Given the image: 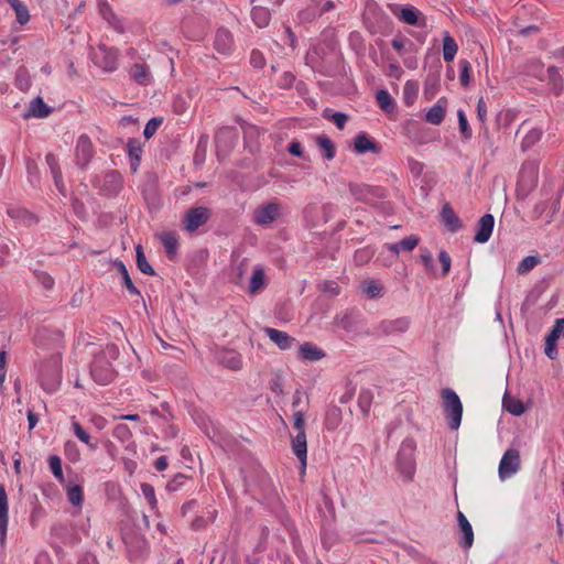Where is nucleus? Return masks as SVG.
Instances as JSON below:
<instances>
[{
	"instance_id": "obj_1",
	"label": "nucleus",
	"mask_w": 564,
	"mask_h": 564,
	"mask_svg": "<svg viewBox=\"0 0 564 564\" xmlns=\"http://www.w3.org/2000/svg\"><path fill=\"white\" fill-rule=\"evenodd\" d=\"M119 357V348L113 345H107L105 349L95 355L90 366V375L95 382L107 386L115 379L116 371L111 366V360Z\"/></svg>"
},
{
	"instance_id": "obj_2",
	"label": "nucleus",
	"mask_w": 564,
	"mask_h": 564,
	"mask_svg": "<svg viewBox=\"0 0 564 564\" xmlns=\"http://www.w3.org/2000/svg\"><path fill=\"white\" fill-rule=\"evenodd\" d=\"M441 397L444 413L448 420V426L451 430L456 431L460 425L463 416V404L460 399L457 393L449 388L443 389L441 391Z\"/></svg>"
},
{
	"instance_id": "obj_3",
	"label": "nucleus",
	"mask_w": 564,
	"mask_h": 564,
	"mask_svg": "<svg viewBox=\"0 0 564 564\" xmlns=\"http://www.w3.org/2000/svg\"><path fill=\"white\" fill-rule=\"evenodd\" d=\"M415 444L411 440L402 443L397 457V466L399 471L405 477L406 480H412L415 471L414 460Z\"/></svg>"
},
{
	"instance_id": "obj_4",
	"label": "nucleus",
	"mask_w": 564,
	"mask_h": 564,
	"mask_svg": "<svg viewBox=\"0 0 564 564\" xmlns=\"http://www.w3.org/2000/svg\"><path fill=\"white\" fill-rule=\"evenodd\" d=\"M212 217V210L206 206H195L189 208L182 220L183 227L188 232L196 231L204 226Z\"/></svg>"
},
{
	"instance_id": "obj_5",
	"label": "nucleus",
	"mask_w": 564,
	"mask_h": 564,
	"mask_svg": "<svg viewBox=\"0 0 564 564\" xmlns=\"http://www.w3.org/2000/svg\"><path fill=\"white\" fill-rule=\"evenodd\" d=\"M282 210V205L276 202H270L259 206L253 214V220L257 225L267 226L276 220Z\"/></svg>"
},
{
	"instance_id": "obj_6",
	"label": "nucleus",
	"mask_w": 564,
	"mask_h": 564,
	"mask_svg": "<svg viewBox=\"0 0 564 564\" xmlns=\"http://www.w3.org/2000/svg\"><path fill=\"white\" fill-rule=\"evenodd\" d=\"M118 51L101 44L94 54V62L102 69L112 72L117 68Z\"/></svg>"
},
{
	"instance_id": "obj_7",
	"label": "nucleus",
	"mask_w": 564,
	"mask_h": 564,
	"mask_svg": "<svg viewBox=\"0 0 564 564\" xmlns=\"http://www.w3.org/2000/svg\"><path fill=\"white\" fill-rule=\"evenodd\" d=\"M238 139V131L235 127H223L220 128L215 135L217 153L218 155L224 152L227 153L230 151Z\"/></svg>"
},
{
	"instance_id": "obj_8",
	"label": "nucleus",
	"mask_w": 564,
	"mask_h": 564,
	"mask_svg": "<svg viewBox=\"0 0 564 564\" xmlns=\"http://www.w3.org/2000/svg\"><path fill=\"white\" fill-rule=\"evenodd\" d=\"M520 468V454L514 448H509L503 454L499 464V476L501 479L510 477Z\"/></svg>"
},
{
	"instance_id": "obj_9",
	"label": "nucleus",
	"mask_w": 564,
	"mask_h": 564,
	"mask_svg": "<svg viewBox=\"0 0 564 564\" xmlns=\"http://www.w3.org/2000/svg\"><path fill=\"white\" fill-rule=\"evenodd\" d=\"M562 335H564V318H558L555 321L553 328L545 337L544 352L552 360L557 358L558 352L556 343Z\"/></svg>"
},
{
	"instance_id": "obj_10",
	"label": "nucleus",
	"mask_w": 564,
	"mask_h": 564,
	"mask_svg": "<svg viewBox=\"0 0 564 564\" xmlns=\"http://www.w3.org/2000/svg\"><path fill=\"white\" fill-rule=\"evenodd\" d=\"M93 155L94 148L90 139L85 134L80 135L75 150L76 164L85 167L90 162Z\"/></svg>"
},
{
	"instance_id": "obj_11",
	"label": "nucleus",
	"mask_w": 564,
	"mask_h": 564,
	"mask_svg": "<svg viewBox=\"0 0 564 564\" xmlns=\"http://www.w3.org/2000/svg\"><path fill=\"white\" fill-rule=\"evenodd\" d=\"M9 522V501L6 488L0 485V546L3 547L7 540Z\"/></svg>"
},
{
	"instance_id": "obj_12",
	"label": "nucleus",
	"mask_w": 564,
	"mask_h": 564,
	"mask_svg": "<svg viewBox=\"0 0 564 564\" xmlns=\"http://www.w3.org/2000/svg\"><path fill=\"white\" fill-rule=\"evenodd\" d=\"M517 135H522V150H528L541 139L542 130L539 128H532L529 122L524 121L519 127Z\"/></svg>"
},
{
	"instance_id": "obj_13",
	"label": "nucleus",
	"mask_w": 564,
	"mask_h": 564,
	"mask_svg": "<svg viewBox=\"0 0 564 564\" xmlns=\"http://www.w3.org/2000/svg\"><path fill=\"white\" fill-rule=\"evenodd\" d=\"M349 192L356 200L370 204L373 197H380L379 189L365 184H349Z\"/></svg>"
},
{
	"instance_id": "obj_14",
	"label": "nucleus",
	"mask_w": 564,
	"mask_h": 564,
	"mask_svg": "<svg viewBox=\"0 0 564 564\" xmlns=\"http://www.w3.org/2000/svg\"><path fill=\"white\" fill-rule=\"evenodd\" d=\"M494 225V216L491 214L484 215L477 224V231L474 240L478 243L487 242L492 234Z\"/></svg>"
},
{
	"instance_id": "obj_15",
	"label": "nucleus",
	"mask_w": 564,
	"mask_h": 564,
	"mask_svg": "<svg viewBox=\"0 0 564 564\" xmlns=\"http://www.w3.org/2000/svg\"><path fill=\"white\" fill-rule=\"evenodd\" d=\"M264 333L267 336L280 348V349H289L292 347L295 338L291 337L288 333L267 327L264 328Z\"/></svg>"
},
{
	"instance_id": "obj_16",
	"label": "nucleus",
	"mask_w": 564,
	"mask_h": 564,
	"mask_svg": "<svg viewBox=\"0 0 564 564\" xmlns=\"http://www.w3.org/2000/svg\"><path fill=\"white\" fill-rule=\"evenodd\" d=\"M292 449L295 456L301 462L303 469H305L307 458V444L305 432H299L296 436L292 438Z\"/></svg>"
},
{
	"instance_id": "obj_17",
	"label": "nucleus",
	"mask_w": 564,
	"mask_h": 564,
	"mask_svg": "<svg viewBox=\"0 0 564 564\" xmlns=\"http://www.w3.org/2000/svg\"><path fill=\"white\" fill-rule=\"evenodd\" d=\"M122 187V177L117 171H109L105 174L101 189L107 195H116Z\"/></svg>"
},
{
	"instance_id": "obj_18",
	"label": "nucleus",
	"mask_w": 564,
	"mask_h": 564,
	"mask_svg": "<svg viewBox=\"0 0 564 564\" xmlns=\"http://www.w3.org/2000/svg\"><path fill=\"white\" fill-rule=\"evenodd\" d=\"M410 322L405 317L392 319V321H382L379 329L384 335H391L395 333H404L408 330Z\"/></svg>"
},
{
	"instance_id": "obj_19",
	"label": "nucleus",
	"mask_w": 564,
	"mask_h": 564,
	"mask_svg": "<svg viewBox=\"0 0 564 564\" xmlns=\"http://www.w3.org/2000/svg\"><path fill=\"white\" fill-rule=\"evenodd\" d=\"M52 112V108L48 107L41 97L34 98L29 106L28 111L23 115L28 118H46Z\"/></svg>"
},
{
	"instance_id": "obj_20",
	"label": "nucleus",
	"mask_w": 564,
	"mask_h": 564,
	"mask_svg": "<svg viewBox=\"0 0 564 564\" xmlns=\"http://www.w3.org/2000/svg\"><path fill=\"white\" fill-rule=\"evenodd\" d=\"M354 148L357 153H365L368 151L373 152V153L380 152L379 144L376 141H373L371 138H369L368 134L365 132H361L356 135L355 142H354Z\"/></svg>"
},
{
	"instance_id": "obj_21",
	"label": "nucleus",
	"mask_w": 564,
	"mask_h": 564,
	"mask_svg": "<svg viewBox=\"0 0 564 564\" xmlns=\"http://www.w3.org/2000/svg\"><path fill=\"white\" fill-rule=\"evenodd\" d=\"M442 221L451 232H456L463 227L458 216L455 214L449 204H445L441 212Z\"/></svg>"
},
{
	"instance_id": "obj_22",
	"label": "nucleus",
	"mask_w": 564,
	"mask_h": 564,
	"mask_svg": "<svg viewBox=\"0 0 564 564\" xmlns=\"http://www.w3.org/2000/svg\"><path fill=\"white\" fill-rule=\"evenodd\" d=\"M447 101L441 98L425 115V120L434 126H438L444 120Z\"/></svg>"
},
{
	"instance_id": "obj_23",
	"label": "nucleus",
	"mask_w": 564,
	"mask_h": 564,
	"mask_svg": "<svg viewBox=\"0 0 564 564\" xmlns=\"http://www.w3.org/2000/svg\"><path fill=\"white\" fill-rule=\"evenodd\" d=\"M234 40L231 33L221 28L218 29L215 36V48L221 53L227 54L230 52Z\"/></svg>"
},
{
	"instance_id": "obj_24",
	"label": "nucleus",
	"mask_w": 564,
	"mask_h": 564,
	"mask_svg": "<svg viewBox=\"0 0 564 564\" xmlns=\"http://www.w3.org/2000/svg\"><path fill=\"white\" fill-rule=\"evenodd\" d=\"M457 519H458V525L464 535L462 545L465 549H469L474 542V532H473L471 524L469 523L467 518L464 516V513H462L460 511L458 512Z\"/></svg>"
},
{
	"instance_id": "obj_25",
	"label": "nucleus",
	"mask_w": 564,
	"mask_h": 564,
	"mask_svg": "<svg viewBox=\"0 0 564 564\" xmlns=\"http://www.w3.org/2000/svg\"><path fill=\"white\" fill-rule=\"evenodd\" d=\"M45 160L51 170V173L53 175L54 183H55L57 189L63 195H65L64 194V184H63V178H62V171L59 169V165H58V162H57L55 155L53 153H47Z\"/></svg>"
},
{
	"instance_id": "obj_26",
	"label": "nucleus",
	"mask_w": 564,
	"mask_h": 564,
	"mask_svg": "<svg viewBox=\"0 0 564 564\" xmlns=\"http://www.w3.org/2000/svg\"><path fill=\"white\" fill-rule=\"evenodd\" d=\"M421 15V12L416 8L409 6L400 10L398 18L406 24L420 26L424 25V23L420 20Z\"/></svg>"
},
{
	"instance_id": "obj_27",
	"label": "nucleus",
	"mask_w": 564,
	"mask_h": 564,
	"mask_svg": "<svg viewBox=\"0 0 564 564\" xmlns=\"http://www.w3.org/2000/svg\"><path fill=\"white\" fill-rule=\"evenodd\" d=\"M299 352L302 359L308 361H316L325 357V352L322 349L308 341L301 345Z\"/></svg>"
},
{
	"instance_id": "obj_28",
	"label": "nucleus",
	"mask_w": 564,
	"mask_h": 564,
	"mask_svg": "<svg viewBox=\"0 0 564 564\" xmlns=\"http://www.w3.org/2000/svg\"><path fill=\"white\" fill-rule=\"evenodd\" d=\"M419 241L420 239L416 236L411 235L397 243L389 245V250L394 253H399L402 250L412 251L419 245Z\"/></svg>"
},
{
	"instance_id": "obj_29",
	"label": "nucleus",
	"mask_w": 564,
	"mask_h": 564,
	"mask_svg": "<svg viewBox=\"0 0 564 564\" xmlns=\"http://www.w3.org/2000/svg\"><path fill=\"white\" fill-rule=\"evenodd\" d=\"M251 18L257 26L264 28L269 24L271 14L269 9L261 6H257L253 7L251 11Z\"/></svg>"
},
{
	"instance_id": "obj_30",
	"label": "nucleus",
	"mask_w": 564,
	"mask_h": 564,
	"mask_svg": "<svg viewBox=\"0 0 564 564\" xmlns=\"http://www.w3.org/2000/svg\"><path fill=\"white\" fill-rule=\"evenodd\" d=\"M7 1L15 12L17 22L20 23L21 25L26 24L30 20V13H29L28 7L20 0H7Z\"/></svg>"
},
{
	"instance_id": "obj_31",
	"label": "nucleus",
	"mask_w": 564,
	"mask_h": 564,
	"mask_svg": "<svg viewBox=\"0 0 564 564\" xmlns=\"http://www.w3.org/2000/svg\"><path fill=\"white\" fill-rule=\"evenodd\" d=\"M503 408L512 415H521L524 412V405L522 401L510 394H505L502 400Z\"/></svg>"
},
{
	"instance_id": "obj_32",
	"label": "nucleus",
	"mask_w": 564,
	"mask_h": 564,
	"mask_svg": "<svg viewBox=\"0 0 564 564\" xmlns=\"http://www.w3.org/2000/svg\"><path fill=\"white\" fill-rule=\"evenodd\" d=\"M377 102L381 110L391 113L395 108V102L386 89H379L376 95Z\"/></svg>"
},
{
	"instance_id": "obj_33",
	"label": "nucleus",
	"mask_w": 564,
	"mask_h": 564,
	"mask_svg": "<svg viewBox=\"0 0 564 564\" xmlns=\"http://www.w3.org/2000/svg\"><path fill=\"white\" fill-rule=\"evenodd\" d=\"M315 141L316 144L324 151L325 159L333 160L335 158V144L326 134L316 137Z\"/></svg>"
},
{
	"instance_id": "obj_34",
	"label": "nucleus",
	"mask_w": 564,
	"mask_h": 564,
	"mask_svg": "<svg viewBox=\"0 0 564 564\" xmlns=\"http://www.w3.org/2000/svg\"><path fill=\"white\" fill-rule=\"evenodd\" d=\"M341 421V410L338 406H332L326 412L325 426L328 431H334L338 427Z\"/></svg>"
},
{
	"instance_id": "obj_35",
	"label": "nucleus",
	"mask_w": 564,
	"mask_h": 564,
	"mask_svg": "<svg viewBox=\"0 0 564 564\" xmlns=\"http://www.w3.org/2000/svg\"><path fill=\"white\" fill-rule=\"evenodd\" d=\"M161 242L170 257L176 253L178 247V239L175 232H163L161 235Z\"/></svg>"
},
{
	"instance_id": "obj_36",
	"label": "nucleus",
	"mask_w": 564,
	"mask_h": 564,
	"mask_svg": "<svg viewBox=\"0 0 564 564\" xmlns=\"http://www.w3.org/2000/svg\"><path fill=\"white\" fill-rule=\"evenodd\" d=\"M458 46L455 40L446 33L443 39V57L446 62H452L457 53Z\"/></svg>"
},
{
	"instance_id": "obj_37",
	"label": "nucleus",
	"mask_w": 564,
	"mask_h": 564,
	"mask_svg": "<svg viewBox=\"0 0 564 564\" xmlns=\"http://www.w3.org/2000/svg\"><path fill=\"white\" fill-rule=\"evenodd\" d=\"M128 152L131 158V167L135 171L142 153L141 143L137 139H130L128 142Z\"/></svg>"
},
{
	"instance_id": "obj_38",
	"label": "nucleus",
	"mask_w": 564,
	"mask_h": 564,
	"mask_svg": "<svg viewBox=\"0 0 564 564\" xmlns=\"http://www.w3.org/2000/svg\"><path fill=\"white\" fill-rule=\"evenodd\" d=\"M115 267L122 276L123 285L131 294L140 295V291L134 286L129 272L122 261L115 262Z\"/></svg>"
},
{
	"instance_id": "obj_39",
	"label": "nucleus",
	"mask_w": 564,
	"mask_h": 564,
	"mask_svg": "<svg viewBox=\"0 0 564 564\" xmlns=\"http://www.w3.org/2000/svg\"><path fill=\"white\" fill-rule=\"evenodd\" d=\"M419 84L414 80H408L403 87V101L406 106H412L417 97Z\"/></svg>"
},
{
	"instance_id": "obj_40",
	"label": "nucleus",
	"mask_w": 564,
	"mask_h": 564,
	"mask_svg": "<svg viewBox=\"0 0 564 564\" xmlns=\"http://www.w3.org/2000/svg\"><path fill=\"white\" fill-rule=\"evenodd\" d=\"M131 77L140 85H148L150 83V74L147 67L142 64H134L130 70Z\"/></svg>"
},
{
	"instance_id": "obj_41",
	"label": "nucleus",
	"mask_w": 564,
	"mask_h": 564,
	"mask_svg": "<svg viewBox=\"0 0 564 564\" xmlns=\"http://www.w3.org/2000/svg\"><path fill=\"white\" fill-rule=\"evenodd\" d=\"M135 256H137V265H138V269L144 273V274H149V275H154L155 272H154V269L152 268V265L148 262L147 258H145V254L143 252V249L142 247L139 245L137 246L135 248Z\"/></svg>"
},
{
	"instance_id": "obj_42",
	"label": "nucleus",
	"mask_w": 564,
	"mask_h": 564,
	"mask_svg": "<svg viewBox=\"0 0 564 564\" xmlns=\"http://www.w3.org/2000/svg\"><path fill=\"white\" fill-rule=\"evenodd\" d=\"M264 271L261 268H258L253 271L252 276L250 279L249 293L256 294L264 286Z\"/></svg>"
},
{
	"instance_id": "obj_43",
	"label": "nucleus",
	"mask_w": 564,
	"mask_h": 564,
	"mask_svg": "<svg viewBox=\"0 0 564 564\" xmlns=\"http://www.w3.org/2000/svg\"><path fill=\"white\" fill-rule=\"evenodd\" d=\"M8 215L13 218L23 221L26 225H31L36 221L35 217L23 208H9Z\"/></svg>"
},
{
	"instance_id": "obj_44",
	"label": "nucleus",
	"mask_w": 564,
	"mask_h": 564,
	"mask_svg": "<svg viewBox=\"0 0 564 564\" xmlns=\"http://www.w3.org/2000/svg\"><path fill=\"white\" fill-rule=\"evenodd\" d=\"M547 79L553 85L556 95H560L563 89L562 77L556 67L551 66L546 70Z\"/></svg>"
},
{
	"instance_id": "obj_45",
	"label": "nucleus",
	"mask_w": 564,
	"mask_h": 564,
	"mask_svg": "<svg viewBox=\"0 0 564 564\" xmlns=\"http://www.w3.org/2000/svg\"><path fill=\"white\" fill-rule=\"evenodd\" d=\"M539 262L540 258L538 256L525 257L517 268L518 274H527L528 272L533 270Z\"/></svg>"
},
{
	"instance_id": "obj_46",
	"label": "nucleus",
	"mask_w": 564,
	"mask_h": 564,
	"mask_svg": "<svg viewBox=\"0 0 564 564\" xmlns=\"http://www.w3.org/2000/svg\"><path fill=\"white\" fill-rule=\"evenodd\" d=\"M67 499L73 506H80L84 499L83 488L79 485L68 487Z\"/></svg>"
},
{
	"instance_id": "obj_47",
	"label": "nucleus",
	"mask_w": 564,
	"mask_h": 564,
	"mask_svg": "<svg viewBox=\"0 0 564 564\" xmlns=\"http://www.w3.org/2000/svg\"><path fill=\"white\" fill-rule=\"evenodd\" d=\"M221 364L231 370H239L242 367V360L240 355L235 352H230L227 356H225L221 359Z\"/></svg>"
},
{
	"instance_id": "obj_48",
	"label": "nucleus",
	"mask_w": 564,
	"mask_h": 564,
	"mask_svg": "<svg viewBox=\"0 0 564 564\" xmlns=\"http://www.w3.org/2000/svg\"><path fill=\"white\" fill-rule=\"evenodd\" d=\"M382 286L375 280H368L364 284V291L370 299H376L381 295Z\"/></svg>"
},
{
	"instance_id": "obj_49",
	"label": "nucleus",
	"mask_w": 564,
	"mask_h": 564,
	"mask_svg": "<svg viewBox=\"0 0 564 564\" xmlns=\"http://www.w3.org/2000/svg\"><path fill=\"white\" fill-rule=\"evenodd\" d=\"M112 435L115 438L126 442L131 438L132 433L127 424L120 423L113 429Z\"/></svg>"
},
{
	"instance_id": "obj_50",
	"label": "nucleus",
	"mask_w": 564,
	"mask_h": 564,
	"mask_svg": "<svg viewBox=\"0 0 564 564\" xmlns=\"http://www.w3.org/2000/svg\"><path fill=\"white\" fill-rule=\"evenodd\" d=\"M50 468L55 476L56 479L59 481L64 480L63 469H62V460L58 456H51L50 457Z\"/></svg>"
},
{
	"instance_id": "obj_51",
	"label": "nucleus",
	"mask_w": 564,
	"mask_h": 564,
	"mask_svg": "<svg viewBox=\"0 0 564 564\" xmlns=\"http://www.w3.org/2000/svg\"><path fill=\"white\" fill-rule=\"evenodd\" d=\"M40 376H41V384H42L43 389H45L48 392H53L57 388V386L59 383V379H58V373L56 371L52 378H45L43 371H41Z\"/></svg>"
},
{
	"instance_id": "obj_52",
	"label": "nucleus",
	"mask_w": 564,
	"mask_h": 564,
	"mask_svg": "<svg viewBox=\"0 0 564 564\" xmlns=\"http://www.w3.org/2000/svg\"><path fill=\"white\" fill-rule=\"evenodd\" d=\"M163 120L162 118H152L150 119L143 130V135L145 139H150L159 129V127L162 124Z\"/></svg>"
},
{
	"instance_id": "obj_53",
	"label": "nucleus",
	"mask_w": 564,
	"mask_h": 564,
	"mask_svg": "<svg viewBox=\"0 0 564 564\" xmlns=\"http://www.w3.org/2000/svg\"><path fill=\"white\" fill-rule=\"evenodd\" d=\"M458 124L459 130L464 139H469L471 137V129L469 128L468 121L463 110H458Z\"/></svg>"
},
{
	"instance_id": "obj_54",
	"label": "nucleus",
	"mask_w": 564,
	"mask_h": 564,
	"mask_svg": "<svg viewBox=\"0 0 564 564\" xmlns=\"http://www.w3.org/2000/svg\"><path fill=\"white\" fill-rule=\"evenodd\" d=\"M73 430L75 435L85 444H88L90 447L95 448V445L89 443L90 435L84 430V427L78 422H73Z\"/></svg>"
},
{
	"instance_id": "obj_55",
	"label": "nucleus",
	"mask_w": 564,
	"mask_h": 564,
	"mask_svg": "<svg viewBox=\"0 0 564 564\" xmlns=\"http://www.w3.org/2000/svg\"><path fill=\"white\" fill-rule=\"evenodd\" d=\"M372 401V395L369 391H362L358 398V404L364 413H368Z\"/></svg>"
},
{
	"instance_id": "obj_56",
	"label": "nucleus",
	"mask_w": 564,
	"mask_h": 564,
	"mask_svg": "<svg viewBox=\"0 0 564 564\" xmlns=\"http://www.w3.org/2000/svg\"><path fill=\"white\" fill-rule=\"evenodd\" d=\"M460 66V84L464 87H467L469 84V70H470V63L467 59H462L459 62Z\"/></svg>"
},
{
	"instance_id": "obj_57",
	"label": "nucleus",
	"mask_w": 564,
	"mask_h": 564,
	"mask_svg": "<svg viewBox=\"0 0 564 564\" xmlns=\"http://www.w3.org/2000/svg\"><path fill=\"white\" fill-rule=\"evenodd\" d=\"M142 494L144 495L145 499L149 501L150 506L152 508H155L156 506V498L153 486L149 484H142L141 485Z\"/></svg>"
},
{
	"instance_id": "obj_58",
	"label": "nucleus",
	"mask_w": 564,
	"mask_h": 564,
	"mask_svg": "<svg viewBox=\"0 0 564 564\" xmlns=\"http://www.w3.org/2000/svg\"><path fill=\"white\" fill-rule=\"evenodd\" d=\"M438 260L442 265V275L445 276L448 274V272L451 270V264H452L451 257L446 251L442 250L438 254Z\"/></svg>"
},
{
	"instance_id": "obj_59",
	"label": "nucleus",
	"mask_w": 564,
	"mask_h": 564,
	"mask_svg": "<svg viewBox=\"0 0 564 564\" xmlns=\"http://www.w3.org/2000/svg\"><path fill=\"white\" fill-rule=\"evenodd\" d=\"M15 82H17V86L21 89V90H26L30 86V82H29V78L26 77V70L23 69V68H20L17 73V77H15Z\"/></svg>"
},
{
	"instance_id": "obj_60",
	"label": "nucleus",
	"mask_w": 564,
	"mask_h": 564,
	"mask_svg": "<svg viewBox=\"0 0 564 564\" xmlns=\"http://www.w3.org/2000/svg\"><path fill=\"white\" fill-rule=\"evenodd\" d=\"M250 64L256 68H261L265 64V59L261 52L252 51L250 55Z\"/></svg>"
},
{
	"instance_id": "obj_61",
	"label": "nucleus",
	"mask_w": 564,
	"mask_h": 564,
	"mask_svg": "<svg viewBox=\"0 0 564 564\" xmlns=\"http://www.w3.org/2000/svg\"><path fill=\"white\" fill-rule=\"evenodd\" d=\"M36 276H37L39 282L46 290H51L54 286V279L50 274H47L45 272H40L39 274H36Z\"/></svg>"
},
{
	"instance_id": "obj_62",
	"label": "nucleus",
	"mask_w": 564,
	"mask_h": 564,
	"mask_svg": "<svg viewBox=\"0 0 564 564\" xmlns=\"http://www.w3.org/2000/svg\"><path fill=\"white\" fill-rule=\"evenodd\" d=\"M477 117H478L479 121L482 124H485L486 119H487V106H486V102L482 97L479 98L478 104H477Z\"/></svg>"
},
{
	"instance_id": "obj_63",
	"label": "nucleus",
	"mask_w": 564,
	"mask_h": 564,
	"mask_svg": "<svg viewBox=\"0 0 564 564\" xmlns=\"http://www.w3.org/2000/svg\"><path fill=\"white\" fill-rule=\"evenodd\" d=\"M288 151L290 154L294 155V156H297V158H303V150H302V144L300 141L297 140H293L289 147H288Z\"/></svg>"
},
{
	"instance_id": "obj_64",
	"label": "nucleus",
	"mask_w": 564,
	"mask_h": 564,
	"mask_svg": "<svg viewBox=\"0 0 564 564\" xmlns=\"http://www.w3.org/2000/svg\"><path fill=\"white\" fill-rule=\"evenodd\" d=\"M420 260L423 263V265L427 272L434 271L433 258L430 252L426 251L425 253H422L420 256Z\"/></svg>"
}]
</instances>
